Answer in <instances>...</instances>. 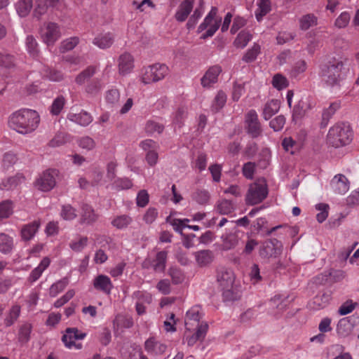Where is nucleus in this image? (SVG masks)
Wrapping results in <instances>:
<instances>
[{
	"label": "nucleus",
	"instance_id": "13",
	"mask_svg": "<svg viewBox=\"0 0 359 359\" xmlns=\"http://www.w3.org/2000/svg\"><path fill=\"white\" fill-rule=\"evenodd\" d=\"M202 317V309L199 306L191 307L187 312L185 319V326L187 331H192L195 327L201 325L200 320Z\"/></svg>",
	"mask_w": 359,
	"mask_h": 359
},
{
	"label": "nucleus",
	"instance_id": "48",
	"mask_svg": "<svg viewBox=\"0 0 359 359\" xmlns=\"http://www.w3.org/2000/svg\"><path fill=\"white\" fill-rule=\"evenodd\" d=\"M217 210L222 215H229L233 211L234 206L231 201L224 199L218 202Z\"/></svg>",
	"mask_w": 359,
	"mask_h": 359
},
{
	"label": "nucleus",
	"instance_id": "39",
	"mask_svg": "<svg viewBox=\"0 0 359 359\" xmlns=\"http://www.w3.org/2000/svg\"><path fill=\"white\" fill-rule=\"evenodd\" d=\"M78 146L87 151H92L96 147V142L93 138L90 136L80 137L76 140Z\"/></svg>",
	"mask_w": 359,
	"mask_h": 359
},
{
	"label": "nucleus",
	"instance_id": "44",
	"mask_svg": "<svg viewBox=\"0 0 359 359\" xmlns=\"http://www.w3.org/2000/svg\"><path fill=\"white\" fill-rule=\"evenodd\" d=\"M77 216L76 210L70 205H64L62 206L60 217L66 221H72Z\"/></svg>",
	"mask_w": 359,
	"mask_h": 359
},
{
	"label": "nucleus",
	"instance_id": "61",
	"mask_svg": "<svg viewBox=\"0 0 359 359\" xmlns=\"http://www.w3.org/2000/svg\"><path fill=\"white\" fill-rule=\"evenodd\" d=\"M223 238V249L229 250L233 248L238 242L237 237L235 234H228L222 236Z\"/></svg>",
	"mask_w": 359,
	"mask_h": 359
},
{
	"label": "nucleus",
	"instance_id": "53",
	"mask_svg": "<svg viewBox=\"0 0 359 359\" xmlns=\"http://www.w3.org/2000/svg\"><path fill=\"white\" fill-rule=\"evenodd\" d=\"M47 8L48 5L46 0H36V5L33 12L34 18L40 19L46 13Z\"/></svg>",
	"mask_w": 359,
	"mask_h": 359
},
{
	"label": "nucleus",
	"instance_id": "51",
	"mask_svg": "<svg viewBox=\"0 0 359 359\" xmlns=\"http://www.w3.org/2000/svg\"><path fill=\"white\" fill-rule=\"evenodd\" d=\"M289 82L286 77L280 74H276L272 79L273 86L278 90L284 89L288 86Z\"/></svg>",
	"mask_w": 359,
	"mask_h": 359
},
{
	"label": "nucleus",
	"instance_id": "10",
	"mask_svg": "<svg viewBox=\"0 0 359 359\" xmlns=\"http://www.w3.org/2000/svg\"><path fill=\"white\" fill-rule=\"evenodd\" d=\"M40 36L48 46H53L61 36L60 27L55 22L45 23L40 29Z\"/></svg>",
	"mask_w": 359,
	"mask_h": 359
},
{
	"label": "nucleus",
	"instance_id": "4",
	"mask_svg": "<svg viewBox=\"0 0 359 359\" xmlns=\"http://www.w3.org/2000/svg\"><path fill=\"white\" fill-rule=\"evenodd\" d=\"M169 72L168 67L162 63H155L143 67L139 74V80L144 84H151L163 79Z\"/></svg>",
	"mask_w": 359,
	"mask_h": 359
},
{
	"label": "nucleus",
	"instance_id": "16",
	"mask_svg": "<svg viewBox=\"0 0 359 359\" xmlns=\"http://www.w3.org/2000/svg\"><path fill=\"white\" fill-rule=\"evenodd\" d=\"M282 243L276 239L264 243L261 255L265 257H277L282 252Z\"/></svg>",
	"mask_w": 359,
	"mask_h": 359
},
{
	"label": "nucleus",
	"instance_id": "63",
	"mask_svg": "<svg viewBox=\"0 0 359 359\" xmlns=\"http://www.w3.org/2000/svg\"><path fill=\"white\" fill-rule=\"evenodd\" d=\"M120 99V93L116 88H111L106 92L105 100L111 105L118 103Z\"/></svg>",
	"mask_w": 359,
	"mask_h": 359
},
{
	"label": "nucleus",
	"instance_id": "11",
	"mask_svg": "<svg viewBox=\"0 0 359 359\" xmlns=\"http://www.w3.org/2000/svg\"><path fill=\"white\" fill-rule=\"evenodd\" d=\"M168 253L166 251H160L156 253L154 259L148 256L142 264L144 269H149L152 268L156 272H163L166 266Z\"/></svg>",
	"mask_w": 359,
	"mask_h": 359
},
{
	"label": "nucleus",
	"instance_id": "62",
	"mask_svg": "<svg viewBox=\"0 0 359 359\" xmlns=\"http://www.w3.org/2000/svg\"><path fill=\"white\" fill-rule=\"evenodd\" d=\"M104 173L99 168H95L91 174L92 186H100L104 184L105 180L103 178Z\"/></svg>",
	"mask_w": 359,
	"mask_h": 359
},
{
	"label": "nucleus",
	"instance_id": "47",
	"mask_svg": "<svg viewBox=\"0 0 359 359\" xmlns=\"http://www.w3.org/2000/svg\"><path fill=\"white\" fill-rule=\"evenodd\" d=\"M166 220L170 224V225H172L174 230L180 234H182L183 229L186 228V223L189 222V219H172L171 217H168Z\"/></svg>",
	"mask_w": 359,
	"mask_h": 359
},
{
	"label": "nucleus",
	"instance_id": "33",
	"mask_svg": "<svg viewBox=\"0 0 359 359\" xmlns=\"http://www.w3.org/2000/svg\"><path fill=\"white\" fill-rule=\"evenodd\" d=\"M204 2L203 0H198V4L194 11V13L191 15L187 22L188 29L194 27L198 20L202 16L204 13Z\"/></svg>",
	"mask_w": 359,
	"mask_h": 359
},
{
	"label": "nucleus",
	"instance_id": "59",
	"mask_svg": "<svg viewBox=\"0 0 359 359\" xmlns=\"http://www.w3.org/2000/svg\"><path fill=\"white\" fill-rule=\"evenodd\" d=\"M131 222L132 219L129 216L120 215L114 218L111 222V224L117 229H124L127 227Z\"/></svg>",
	"mask_w": 359,
	"mask_h": 359
},
{
	"label": "nucleus",
	"instance_id": "6",
	"mask_svg": "<svg viewBox=\"0 0 359 359\" xmlns=\"http://www.w3.org/2000/svg\"><path fill=\"white\" fill-rule=\"evenodd\" d=\"M235 276L231 269H222L217 274V282L224 301H234L237 299V294L233 290V284Z\"/></svg>",
	"mask_w": 359,
	"mask_h": 359
},
{
	"label": "nucleus",
	"instance_id": "27",
	"mask_svg": "<svg viewBox=\"0 0 359 359\" xmlns=\"http://www.w3.org/2000/svg\"><path fill=\"white\" fill-rule=\"evenodd\" d=\"M24 177L20 174L4 179L0 183V189L12 190L15 189L20 184L24 182Z\"/></svg>",
	"mask_w": 359,
	"mask_h": 359
},
{
	"label": "nucleus",
	"instance_id": "52",
	"mask_svg": "<svg viewBox=\"0 0 359 359\" xmlns=\"http://www.w3.org/2000/svg\"><path fill=\"white\" fill-rule=\"evenodd\" d=\"M187 116V110L184 107H180L172 116V123L175 127L180 128L182 126Z\"/></svg>",
	"mask_w": 359,
	"mask_h": 359
},
{
	"label": "nucleus",
	"instance_id": "41",
	"mask_svg": "<svg viewBox=\"0 0 359 359\" xmlns=\"http://www.w3.org/2000/svg\"><path fill=\"white\" fill-rule=\"evenodd\" d=\"M261 53V46L258 43H254L252 48H249L243 56V60L245 62L255 61L258 55Z\"/></svg>",
	"mask_w": 359,
	"mask_h": 359
},
{
	"label": "nucleus",
	"instance_id": "3",
	"mask_svg": "<svg viewBox=\"0 0 359 359\" xmlns=\"http://www.w3.org/2000/svg\"><path fill=\"white\" fill-rule=\"evenodd\" d=\"M353 138V133L347 123H338L331 127L327 135V142L330 146L339 148L349 144Z\"/></svg>",
	"mask_w": 359,
	"mask_h": 359
},
{
	"label": "nucleus",
	"instance_id": "37",
	"mask_svg": "<svg viewBox=\"0 0 359 359\" xmlns=\"http://www.w3.org/2000/svg\"><path fill=\"white\" fill-rule=\"evenodd\" d=\"M353 326L346 318L341 319L337 326V332L341 337H348L352 332Z\"/></svg>",
	"mask_w": 359,
	"mask_h": 359
},
{
	"label": "nucleus",
	"instance_id": "20",
	"mask_svg": "<svg viewBox=\"0 0 359 359\" xmlns=\"http://www.w3.org/2000/svg\"><path fill=\"white\" fill-rule=\"evenodd\" d=\"M194 0H184L179 6L175 18L178 22H184L193 10Z\"/></svg>",
	"mask_w": 359,
	"mask_h": 359
},
{
	"label": "nucleus",
	"instance_id": "2",
	"mask_svg": "<svg viewBox=\"0 0 359 359\" xmlns=\"http://www.w3.org/2000/svg\"><path fill=\"white\" fill-rule=\"evenodd\" d=\"M345 74L342 61L334 60L320 66L319 75L321 81L328 86L339 85Z\"/></svg>",
	"mask_w": 359,
	"mask_h": 359
},
{
	"label": "nucleus",
	"instance_id": "64",
	"mask_svg": "<svg viewBox=\"0 0 359 359\" xmlns=\"http://www.w3.org/2000/svg\"><path fill=\"white\" fill-rule=\"evenodd\" d=\"M15 65V57L7 53H0V66L5 68H11Z\"/></svg>",
	"mask_w": 359,
	"mask_h": 359
},
{
	"label": "nucleus",
	"instance_id": "5",
	"mask_svg": "<svg viewBox=\"0 0 359 359\" xmlns=\"http://www.w3.org/2000/svg\"><path fill=\"white\" fill-rule=\"evenodd\" d=\"M217 8L212 7L210 12L198 27V32L202 33L201 38L205 39L212 37L221 25L222 18L217 15Z\"/></svg>",
	"mask_w": 359,
	"mask_h": 359
},
{
	"label": "nucleus",
	"instance_id": "28",
	"mask_svg": "<svg viewBox=\"0 0 359 359\" xmlns=\"http://www.w3.org/2000/svg\"><path fill=\"white\" fill-rule=\"evenodd\" d=\"M13 248V238L4 233H0V252L5 255L10 254Z\"/></svg>",
	"mask_w": 359,
	"mask_h": 359
},
{
	"label": "nucleus",
	"instance_id": "21",
	"mask_svg": "<svg viewBox=\"0 0 359 359\" xmlns=\"http://www.w3.org/2000/svg\"><path fill=\"white\" fill-rule=\"evenodd\" d=\"M144 346L147 353L152 356L161 355L166 349V346L165 344L156 341L154 338H149L147 339L145 341Z\"/></svg>",
	"mask_w": 359,
	"mask_h": 359
},
{
	"label": "nucleus",
	"instance_id": "45",
	"mask_svg": "<svg viewBox=\"0 0 359 359\" xmlns=\"http://www.w3.org/2000/svg\"><path fill=\"white\" fill-rule=\"evenodd\" d=\"M79 42V39L77 36H72L63 40L60 46V50L61 53L72 50L74 49Z\"/></svg>",
	"mask_w": 359,
	"mask_h": 359
},
{
	"label": "nucleus",
	"instance_id": "30",
	"mask_svg": "<svg viewBox=\"0 0 359 359\" xmlns=\"http://www.w3.org/2000/svg\"><path fill=\"white\" fill-rule=\"evenodd\" d=\"M280 101L278 100H271L268 101L263 109V117L265 120H269L275 114H276L280 109Z\"/></svg>",
	"mask_w": 359,
	"mask_h": 359
},
{
	"label": "nucleus",
	"instance_id": "54",
	"mask_svg": "<svg viewBox=\"0 0 359 359\" xmlns=\"http://www.w3.org/2000/svg\"><path fill=\"white\" fill-rule=\"evenodd\" d=\"M66 103V100L62 95H60L57 97L54 100L51 105L50 112L53 115H58L61 111L62 110L65 104Z\"/></svg>",
	"mask_w": 359,
	"mask_h": 359
},
{
	"label": "nucleus",
	"instance_id": "23",
	"mask_svg": "<svg viewBox=\"0 0 359 359\" xmlns=\"http://www.w3.org/2000/svg\"><path fill=\"white\" fill-rule=\"evenodd\" d=\"M50 258L48 257H43L39 265L35 267L29 273L28 281L32 283L38 280L43 271L50 266Z\"/></svg>",
	"mask_w": 359,
	"mask_h": 359
},
{
	"label": "nucleus",
	"instance_id": "55",
	"mask_svg": "<svg viewBox=\"0 0 359 359\" xmlns=\"http://www.w3.org/2000/svg\"><path fill=\"white\" fill-rule=\"evenodd\" d=\"M88 244V238L83 236L73 240L69 243V248L75 252H81Z\"/></svg>",
	"mask_w": 359,
	"mask_h": 359
},
{
	"label": "nucleus",
	"instance_id": "58",
	"mask_svg": "<svg viewBox=\"0 0 359 359\" xmlns=\"http://www.w3.org/2000/svg\"><path fill=\"white\" fill-rule=\"evenodd\" d=\"M226 101V95L222 91H219L212 104V110L217 111L221 109L225 104Z\"/></svg>",
	"mask_w": 359,
	"mask_h": 359
},
{
	"label": "nucleus",
	"instance_id": "22",
	"mask_svg": "<svg viewBox=\"0 0 359 359\" xmlns=\"http://www.w3.org/2000/svg\"><path fill=\"white\" fill-rule=\"evenodd\" d=\"M222 69L219 66H212L208 69L201 79V84L203 87H209L217 81V78Z\"/></svg>",
	"mask_w": 359,
	"mask_h": 359
},
{
	"label": "nucleus",
	"instance_id": "17",
	"mask_svg": "<svg viewBox=\"0 0 359 359\" xmlns=\"http://www.w3.org/2000/svg\"><path fill=\"white\" fill-rule=\"evenodd\" d=\"M118 67L120 74L125 76L130 74L134 68L133 57L128 53L121 55L118 58Z\"/></svg>",
	"mask_w": 359,
	"mask_h": 359
},
{
	"label": "nucleus",
	"instance_id": "7",
	"mask_svg": "<svg viewBox=\"0 0 359 359\" xmlns=\"http://www.w3.org/2000/svg\"><path fill=\"white\" fill-rule=\"evenodd\" d=\"M268 195V188L266 182L259 180L250 185L245 197L248 205H254L262 202Z\"/></svg>",
	"mask_w": 359,
	"mask_h": 359
},
{
	"label": "nucleus",
	"instance_id": "57",
	"mask_svg": "<svg viewBox=\"0 0 359 359\" xmlns=\"http://www.w3.org/2000/svg\"><path fill=\"white\" fill-rule=\"evenodd\" d=\"M316 209L319 212L316 215L318 222H323L328 217L329 205L326 203H318L316 205Z\"/></svg>",
	"mask_w": 359,
	"mask_h": 359
},
{
	"label": "nucleus",
	"instance_id": "1",
	"mask_svg": "<svg viewBox=\"0 0 359 359\" xmlns=\"http://www.w3.org/2000/svg\"><path fill=\"white\" fill-rule=\"evenodd\" d=\"M40 118L36 111L22 109L13 112L9 117L8 126L16 132L26 135L34 131L39 123Z\"/></svg>",
	"mask_w": 359,
	"mask_h": 359
},
{
	"label": "nucleus",
	"instance_id": "38",
	"mask_svg": "<svg viewBox=\"0 0 359 359\" xmlns=\"http://www.w3.org/2000/svg\"><path fill=\"white\" fill-rule=\"evenodd\" d=\"M299 28L302 30H307L309 28L317 25L318 18L313 14H307L303 15L299 19Z\"/></svg>",
	"mask_w": 359,
	"mask_h": 359
},
{
	"label": "nucleus",
	"instance_id": "40",
	"mask_svg": "<svg viewBox=\"0 0 359 359\" xmlns=\"http://www.w3.org/2000/svg\"><path fill=\"white\" fill-rule=\"evenodd\" d=\"M252 36L248 31L241 32L234 41V46L239 48H245L248 42L252 40Z\"/></svg>",
	"mask_w": 359,
	"mask_h": 359
},
{
	"label": "nucleus",
	"instance_id": "8",
	"mask_svg": "<svg viewBox=\"0 0 359 359\" xmlns=\"http://www.w3.org/2000/svg\"><path fill=\"white\" fill-rule=\"evenodd\" d=\"M59 171L56 169L46 170L37 177L34 186L41 191H49L55 187Z\"/></svg>",
	"mask_w": 359,
	"mask_h": 359
},
{
	"label": "nucleus",
	"instance_id": "24",
	"mask_svg": "<svg viewBox=\"0 0 359 359\" xmlns=\"http://www.w3.org/2000/svg\"><path fill=\"white\" fill-rule=\"evenodd\" d=\"M39 221H34L29 224L24 225L20 231L22 239L23 241H30L32 239L40 226Z\"/></svg>",
	"mask_w": 359,
	"mask_h": 359
},
{
	"label": "nucleus",
	"instance_id": "25",
	"mask_svg": "<svg viewBox=\"0 0 359 359\" xmlns=\"http://www.w3.org/2000/svg\"><path fill=\"white\" fill-rule=\"evenodd\" d=\"M97 219V215L91 206L84 204L81 207L80 223L90 225Z\"/></svg>",
	"mask_w": 359,
	"mask_h": 359
},
{
	"label": "nucleus",
	"instance_id": "46",
	"mask_svg": "<svg viewBox=\"0 0 359 359\" xmlns=\"http://www.w3.org/2000/svg\"><path fill=\"white\" fill-rule=\"evenodd\" d=\"M13 212V203L6 200L0 203V219L10 217Z\"/></svg>",
	"mask_w": 359,
	"mask_h": 359
},
{
	"label": "nucleus",
	"instance_id": "60",
	"mask_svg": "<svg viewBox=\"0 0 359 359\" xmlns=\"http://www.w3.org/2000/svg\"><path fill=\"white\" fill-rule=\"evenodd\" d=\"M350 20V13L347 11H344L335 20L334 26L339 29L345 28L348 25Z\"/></svg>",
	"mask_w": 359,
	"mask_h": 359
},
{
	"label": "nucleus",
	"instance_id": "14",
	"mask_svg": "<svg viewBox=\"0 0 359 359\" xmlns=\"http://www.w3.org/2000/svg\"><path fill=\"white\" fill-rule=\"evenodd\" d=\"M330 188L337 194L344 195L350 189V182L342 174H337L330 181Z\"/></svg>",
	"mask_w": 359,
	"mask_h": 359
},
{
	"label": "nucleus",
	"instance_id": "43",
	"mask_svg": "<svg viewBox=\"0 0 359 359\" xmlns=\"http://www.w3.org/2000/svg\"><path fill=\"white\" fill-rule=\"evenodd\" d=\"M20 314V306L19 305H13L4 320L5 325L7 327L12 325L17 320Z\"/></svg>",
	"mask_w": 359,
	"mask_h": 359
},
{
	"label": "nucleus",
	"instance_id": "19",
	"mask_svg": "<svg viewBox=\"0 0 359 359\" xmlns=\"http://www.w3.org/2000/svg\"><path fill=\"white\" fill-rule=\"evenodd\" d=\"M196 332L192 335L188 334L189 331H186L185 338L189 346L194 345L198 341H202L206 335L208 330V325L205 322H201V324L198 327H195Z\"/></svg>",
	"mask_w": 359,
	"mask_h": 359
},
{
	"label": "nucleus",
	"instance_id": "31",
	"mask_svg": "<svg viewBox=\"0 0 359 359\" xmlns=\"http://www.w3.org/2000/svg\"><path fill=\"white\" fill-rule=\"evenodd\" d=\"M25 46L28 54L33 58L37 59L39 55V44L32 35H28L25 39Z\"/></svg>",
	"mask_w": 359,
	"mask_h": 359
},
{
	"label": "nucleus",
	"instance_id": "29",
	"mask_svg": "<svg viewBox=\"0 0 359 359\" xmlns=\"http://www.w3.org/2000/svg\"><path fill=\"white\" fill-rule=\"evenodd\" d=\"M114 42L112 34L107 32L101 34L93 39V44L100 48L104 49L109 48Z\"/></svg>",
	"mask_w": 359,
	"mask_h": 359
},
{
	"label": "nucleus",
	"instance_id": "26",
	"mask_svg": "<svg viewBox=\"0 0 359 359\" xmlns=\"http://www.w3.org/2000/svg\"><path fill=\"white\" fill-rule=\"evenodd\" d=\"M42 78L53 82L61 81L64 79L63 73L61 71L43 66L41 72Z\"/></svg>",
	"mask_w": 359,
	"mask_h": 359
},
{
	"label": "nucleus",
	"instance_id": "9",
	"mask_svg": "<svg viewBox=\"0 0 359 359\" xmlns=\"http://www.w3.org/2000/svg\"><path fill=\"white\" fill-rule=\"evenodd\" d=\"M86 337V333L79 330L76 327H68L65 330L62 341L65 347L69 349L80 350L82 348L81 343L76 341L82 340Z\"/></svg>",
	"mask_w": 359,
	"mask_h": 359
},
{
	"label": "nucleus",
	"instance_id": "32",
	"mask_svg": "<svg viewBox=\"0 0 359 359\" xmlns=\"http://www.w3.org/2000/svg\"><path fill=\"white\" fill-rule=\"evenodd\" d=\"M257 6L255 17L257 21H261L263 17L271 11V1L270 0H257Z\"/></svg>",
	"mask_w": 359,
	"mask_h": 359
},
{
	"label": "nucleus",
	"instance_id": "49",
	"mask_svg": "<svg viewBox=\"0 0 359 359\" xmlns=\"http://www.w3.org/2000/svg\"><path fill=\"white\" fill-rule=\"evenodd\" d=\"M330 299V296L328 294L317 295L313 299L311 304H313V305L311 306L314 309H320L324 308L327 305Z\"/></svg>",
	"mask_w": 359,
	"mask_h": 359
},
{
	"label": "nucleus",
	"instance_id": "18",
	"mask_svg": "<svg viewBox=\"0 0 359 359\" xmlns=\"http://www.w3.org/2000/svg\"><path fill=\"white\" fill-rule=\"evenodd\" d=\"M67 119L83 127L88 126L93 121L92 116L84 110L77 113L73 111H69L67 114Z\"/></svg>",
	"mask_w": 359,
	"mask_h": 359
},
{
	"label": "nucleus",
	"instance_id": "36",
	"mask_svg": "<svg viewBox=\"0 0 359 359\" xmlns=\"http://www.w3.org/2000/svg\"><path fill=\"white\" fill-rule=\"evenodd\" d=\"M71 140V136L63 132H60L55 134V135L50 140L48 144L51 147H59Z\"/></svg>",
	"mask_w": 359,
	"mask_h": 359
},
{
	"label": "nucleus",
	"instance_id": "12",
	"mask_svg": "<svg viewBox=\"0 0 359 359\" xmlns=\"http://www.w3.org/2000/svg\"><path fill=\"white\" fill-rule=\"evenodd\" d=\"M245 129L252 137H257L262 134L261 124L255 110L249 111L245 116Z\"/></svg>",
	"mask_w": 359,
	"mask_h": 359
},
{
	"label": "nucleus",
	"instance_id": "34",
	"mask_svg": "<svg viewBox=\"0 0 359 359\" xmlns=\"http://www.w3.org/2000/svg\"><path fill=\"white\" fill-rule=\"evenodd\" d=\"M194 255L197 264L201 266L211 263L213 259L212 252L208 250H200L194 252Z\"/></svg>",
	"mask_w": 359,
	"mask_h": 359
},
{
	"label": "nucleus",
	"instance_id": "35",
	"mask_svg": "<svg viewBox=\"0 0 359 359\" xmlns=\"http://www.w3.org/2000/svg\"><path fill=\"white\" fill-rule=\"evenodd\" d=\"M33 7L32 0H19L15 4V9L19 16L26 17Z\"/></svg>",
	"mask_w": 359,
	"mask_h": 359
},
{
	"label": "nucleus",
	"instance_id": "42",
	"mask_svg": "<svg viewBox=\"0 0 359 359\" xmlns=\"http://www.w3.org/2000/svg\"><path fill=\"white\" fill-rule=\"evenodd\" d=\"M69 280L67 278H62L53 283L49 289V294L52 297H56L67 286Z\"/></svg>",
	"mask_w": 359,
	"mask_h": 359
},
{
	"label": "nucleus",
	"instance_id": "50",
	"mask_svg": "<svg viewBox=\"0 0 359 359\" xmlns=\"http://www.w3.org/2000/svg\"><path fill=\"white\" fill-rule=\"evenodd\" d=\"M163 128L162 124L153 120L148 121L145 126V131L149 135L160 134L163 132Z\"/></svg>",
	"mask_w": 359,
	"mask_h": 359
},
{
	"label": "nucleus",
	"instance_id": "56",
	"mask_svg": "<svg viewBox=\"0 0 359 359\" xmlns=\"http://www.w3.org/2000/svg\"><path fill=\"white\" fill-rule=\"evenodd\" d=\"M95 68L93 67H89L82 72H81L75 79V81L79 85H82L88 79H89L91 76L95 74Z\"/></svg>",
	"mask_w": 359,
	"mask_h": 359
},
{
	"label": "nucleus",
	"instance_id": "15",
	"mask_svg": "<svg viewBox=\"0 0 359 359\" xmlns=\"http://www.w3.org/2000/svg\"><path fill=\"white\" fill-rule=\"evenodd\" d=\"M93 285L95 290L107 294H109L114 287L110 278L103 274L97 276L93 279Z\"/></svg>",
	"mask_w": 359,
	"mask_h": 359
}]
</instances>
